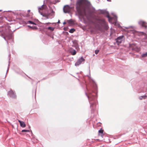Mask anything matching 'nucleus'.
Returning a JSON list of instances; mask_svg holds the SVG:
<instances>
[{
	"mask_svg": "<svg viewBox=\"0 0 147 147\" xmlns=\"http://www.w3.org/2000/svg\"><path fill=\"white\" fill-rule=\"evenodd\" d=\"M28 14H27V16H30V15H29V13H30V10H28Z\"/></svg>",
	"mask_w": 147,
	"mask_h": 147,
	"instance_id": "b1692460",
	"label": "nucleus"
},
{
	"mask_svg": "<svg viewBox=\"0 0 147 147\" xmlns=\"http://www.w3.org/2000/svg\"><path fill=\"white\" fill-rule=\"evenodd\" d=\"M99 52V50H96L95 51V53L96 54H97Z\"/></svg>",
	"mask_w": 147,
	"mask_h": 147,
	"instance_id": "5701e85b",
	"label": "nucleus"
},
{
	"mask_svg": "<svg viewBox=\"0 0 147 147\" xmlns=\"http://www.w3.org/2000/svg\"><path fill=\"white\" fill-rule=\"evenodd\" d=\"M85 59L82 57L80 59H78L77 62L75 63V65L76 66H78L82 62L84 61Z\"/></svg>",
	"mask_w": 147,
	"mask_h": 147,
	"instance_id": "39448f33",
	"label": "nucleus"
},
{
	"mask_svg": "<svg viewBox=\"0 0 147 147\" xmlns=\"http://www.w3.org/2000/svg\"><path fill=\"white\" fill-rule=\"evenodd\" d=\"M8 94L10 97L12 98H16V96L15 91L11 89L8 91Z\"/></svg>",
	"mask_w": 147,
	"mask_h": 147,
	"instance_id": "20e7f679",
	"label": "nucleus"
},
{
	"mask_svg": "<svg viewBox=\"0 0 147 147\" xmlns=\"http://www.w3.org/2000/svg\"><path fill=\"white\" fill-rule=\"evenodd\" d=\"M68 22L69 24H72L74 23V22L71 19L70 20L68 21Z\"/></svg>",
	"mask_w": 147,
	"mask_h": 147,
	"instance_id": "4468645a",
	"label": "nucleus"
},
{
	"mask_svg": "<svg viewBox=\"0 0 147 147\" xmlns=\"http://www.w3.org/2000/svg\"><path fill=\"white\" fill-rule=\"evenodd\" d=\"M75 31V30L74 29L72 28L69 31V32L70 33H73Z\"/></svg>",
	"mask_w": 147,
	"mask_h": 147,
	"instance_id": "f3484780",
	"label": "nucleus"
},
{
	"mask_svg": "<svg viewBox=\"0 0 147 147\" xmlns=\"http://www.w3.org/2000/svg\"><path fill=\"white\" fill-rule=\"evenodd\" d=\"M66 24V22H64L63 23V24Z\"/></svg>",
	"mask_w": 147,
	"mask_h": 147,
	"instance_id": "c756f323",
	"label": "nucleus"
},
{
	"mask_svg": "<svg viewBox=\"0 0 147 147\" xmlns=\"http://www.w3.org/2000/svg\"><path fill=\"white\" fill-rule=\"evenodd\" d=\"M76 53V52L75 50H74L73 54H72L73 55H75Z\"/></svg>",
	"mask_w": 147,
	"mask_h": 147,
	"instance_id": "393cba45",
	"label": "nucleus"
},
{
	"mask_svg": "<svg viewBox=\"0 0 147 147\" xmlns=\"http://www.w3.org/2000/svg\"><path fill=\"white\" fill-rule=\"evenodd\" d=\"M18 121L20 123V126L21 127L24 128L26 127V124L24 122L20 120H18Z\"/></svg>",
	"mask_w": 147,
	"mask_h": 147,
	"instance_id": "1a4fd4ad",
	"label": "nucleus"
},
{
	"mask_svg": "<svg viewBox=\"0 0 147 147\" xmlns=\"http://www.w3.org/2000/svg\"><path fill=\"white\" fill-rule=\"evenodd\" d=\"M91 110V113H93L98 107V102H89Z\"/></svg>",
	"mask_w": 147,
	"mask_h": 147,
	"instance_id": "7ed1b4c3",
	"label": "nucleus"
},
{
	"mask_svg": "<svg viewBox=\"0 0 147 147\" xmlns=\"http://www.w3.org/2000/svg\"><path fill=\"white\" fill-rule=\"evenodd\" d=\"M44 9V7H43V6H42L41 7L39 8H38L39 12L40 13H41V11L42 10V9Z\"/></svg>",
	"mask_w": 147,
	"mask_h": 147,
	"instance_id": "ddd939ff",
	"label": "nucleus"
},
{
	"mask_svg": "<svg viewBox=\"0 0 147 147\" xmlns=\"http://www.w3.org/2000/svg\"><path fill=\"white\" fill-rule=\"evenodd\" d=\"M122 37H119L117 39V42L120 44L121 42L122 41Z\"/></svg>",
	"mask_w": 147,
	"mask_h": 147,
	"instance_id": "9d476101",
	"label": "nucleus"
},
{
	"mask_svg": "<svg viewBox=\"0 0 147 147\" xmlns=\"http://www.w3.org/2000/svg\"><path fill=\"white\" fill-rule=\"evenodd\" d=\"M49 15H50V14H48L47 15H43V16L46 17L47 19H48L49 18L48 17Z\"/></svg>",
	"mask_w": 147,
	"mask_h": 147,
	"instance_id": "412c9836",
	"label": "nucleus"
},
{
	"mask_svg": "<svg viewBox=\"0 0 147 147\" xmlns=\"http://www.w3.org/2000/svg\"><path fill=\"white\" fill-rule=\"evenodd\" d=\"M132 49L133 50H135L137 52H138L139 51V49H138V48H133Z\"/></svg>",
	"mask_w": 147,
	"mask_h": 147,
	"instance_id": "4be33fe9",
	"label": "nucleus"
},
{
	"mask_svg": "<svg viewBox=\"0 0 147 147\" xmlns=\"http://www.w3.org/2000/svg\"><path fill=\"white\" fill-rule=\"evenodd\" d=\"M107 17L108 18L109 22H110L112 18L109 15L107 16Z\"/></svg>",
	"mask_w": 147,
	"mask_h": 147,
	"instance_id": "dca6fc26",
	"label": "nucleus"
},
{
	"mask_svg": "<svg viewBox=\"0 0 147 147\" xmlns=\"http://www.w3.org/2000/svg\"><path fill=\"white\" fill-rule=\"evenodd\" d=\"M132 32L134 33H136V31H132Z\"/></svg>",
	"mask_w": 147,
	"mask_h": 147,
	"instance_id": "a878e982",
	"label": "nucleus"
},
{
	"mask_svg": "<svg viewBox=\"0 0 147 147\" xmlns=\"http://www.w3.org/2000/svg\"><path fill=\"white\" fill-rule=\"evenodd\" d=\"M28 128L29 129H30V126H29V127H28Z\"/></svg>",
	"mask_w": 147,
	"mask_h": 147,
	"instance_id": "7c9ffc66",
	"label": "nucleus"
},
{
	"mask_svg": "<svg viewBox=\"0 0 147 147\" xmlns=\"http://www.w3.org/2000/svg\"><path fill=\"white\" fill-rule=\"evenodd\" d=\"M104 130L102 128H101L98 131V135L99 136H101L102 138H103L104 136L103 134Z\"/></svg>",
	"mask_w": 147,
	"mask_h": 147,
	"instance_id": "6e6552de",
	"label": "nucleus"
},
{
	"mask_svg": "<svg viewBox=\"0 0 147 147\" xmlns=\"http://www.w3.org/2000/svg\"><path fill=\"white\" fill-rule=\"evenodd\" d=\"M28 27L32 28L33 29H37V28L36 26H32V27L31 26H28Z\"/></svg>",
	"mask_w": 147,
	"mask_h": 147,
	"instance_id": "a211bd4d",
	"label": "nucleus"
},
{
	"mask_svg": "<svg viewBox=\"0 0 147 147\" xmlns=\"http://www.w3.org/2000/svg\"><path fill=\"white\" fill-rule=\"evenodd\" d=\"M142 57H145L147 56V53H146L144 54H143L142 55Z\"/></svg>",
	"mask_w": 147,
	"mask_h": 147,
	"instance_id": "6ab92c4d",
	"label": "nucleus"
},
{
	"mask_svg": "<svg viewBox=\"0 0 147 147\" xmlns=\"http://www.w3.org/2000/svg\"><path fill=\"white\" fill-rule=\"evenodd\" d=\"M28 23H29V24H36L34 22H33L32 21H28Z\"/></svg>",
	"mask_w": 147,
	"mask_h": 147,
	"instance_id": "aec40b11",
	"label": "nucleus"
},
{
	"mask_svg": "<svg viewBox=\"0 0 147 147\" xmlns=\"http://www.w3.org/2000/svg\"><path fill=\"white\" fill-rule=\"evenodd\" d=\"M139 24L142 26V27H144L145 28L147 27V23L143 21H140L139 22Z\"/></svg>",
	"mask_w": 147,
	"mask_h": 147,
	"instance_id": "0eeeda50",
	"label": "nucleus"
},
{
	"mask_svg": "<svg viewBox=\"0 0 147 147\" xmlns=\"http://www.w3.org/2000/svg\"><path fill=\"white\" fill-rule=\"evenodd\" d=\"M47 29L51 31H53L54 30V28L53 27H49L47 28Z\"/></svg>",
	"mask_w": 147,
	"mask_h": 147,
	"instance_id": "2eb2a0df",
	"label": "nucleus"
},
{
	"mask_svg": "<svg viewBox=\"0 0 147 147\" xmlns=\"http://www.w3.org/2000/svg\"><path fill=\"white\" fill-rule=\"evenodd\" d=\"M87 4L86 0H79L76 4V9L79 15L84 19H88L86 11V7Z\"/></svg>",
	"mask_w": 147,
	"mask_h": 147,
	"instance_id": "f257e3e1",
	"label": "nucleus"
},
{
	"mask_svg": "<svg viewBox=\"0 0 147 147\" xmlns=\"http://www.w3.org/2000/svg\"><path fill=\"white\" fill-rule=\"evenodd\" d=\"M70 10V7L68 5L65 6L63 7V11L65 13H69Z\"/></svg>",
	"mask_w": 147,
	"mask_h": 147,
	"instance_id": "423d86ee",
	"label": "nucleus"
},
{
	"mask_svg": "<svg viewBox=\"0 0 147 147\" xmlns=\"http://www.w3.org/2000/svg\"><path fill=\"white\" fill-rule=\"evenodd\" d=\"M88 93L89 94V95H88V98H89V97H90V93Z\"/></svg>",
	"mask_w": 147,
	"mask_h": 147,
	"instance_id": "bb28decb",
	"label": "nucleus"
},
{
	"mask_svg": "<svg viewBox=\"0 0 147 147\" xmlns=\"http://www.w3.org/2000/svg\"><path fill=\"white\" fill-rule=\"evenodd\" d=\"M57 23H59V24L60 23V20H58V22H57Z\"/></svg>",
	"mask_w": 147,
	"mask_h": 147,
	"instance_id": "cd10ccee",
	"label": "nucleus"
},
{
	"mask_svg": "<svg viewBox=\"0 0 147 147\" xmlns=\"http://www.w3.org/2000/svg\"><path fill=\"white\" fill-rule=\"evenodd\" d=\"M96 27L99 30L103 28L107 30L108 28L107 24L103 19H99L97 20Z\"/></svg>",
	"mask_w": 147,
	"mask_h": 147,
	"instance_id": "f03ea898",
	"label": "nucleus"
},
{
	"mask_svg": "<svg viewBox=\"0 0 147 147\" xmlns=\"http://www.w3.org/2000/svg\"><path fill=\"white\" fill-rule=\"evenodd\" d=\"M30 131H31L32 134V136L33 135L32 130L30 129V130H27V129H23L22 131V132H30Z\"/></svg>",
	"mask_w": 147,
	"mask_h": 147,
	"instance_id": "9b49d317",
	"label": "nucleus"
},
{
	"mask_svg": "<svg viewBox=\"0 0 147 147\" xmlns=\"http://www.w3.org/2000/svg\"><path fill=\"white\" fill-rule=\"evenodd\" d=\"M108 1H110L111 0H107Z\"/></svg>",
	"mask_w": 147,
	"mask_h": 147,
	"instance_id": "2f4dec72",
	"label": "nucleus"
},
{
	"mask_svg": "<svg viewBox=\"0 0 147 147\" xmlns=\"http://www.w3.org/2000/svg\"><path fill=\"white\" fill-rule=\"evenodd\" d=\"M52 13H54V12L53 11V10H52Z\"/></svg>",
	"mask_w": 147,
	"mask_h": 147,
	"instance_id": "c85d7f7f",
	"label": "nucleus"
},
{
	"mask_svg": "<svg viewBox=\"0 0 147 147\" xmlns=\"http://www.w3.org/2000/svg\"><path fill=\"white\" fill-rule=\"evenodd\" d=\"M147 97V96L146 95L142 96L140 97V100H142L143 99L146 98Z\"/></svg>",
	"mask_w": 147,
	"mask_h": 147,
	"instance_id": "f8f14e48",
	"label": "nucleus"
}]
</instances>
